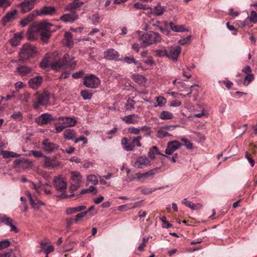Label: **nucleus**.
<instances>
[{
  "instance_id": "obj_39",
  "label": "nucleus",
  "mask_w": 257,
  "mask_h": 257,
  "mask_svg": "<svg viewBox=\"0 0 257 257\" xmlns=\"http://www.w3.org/2000/svg\"><path fill=\"white\" fill-rule=\"evenodd\" d=\"M160 117L163 120L170 119L173 118V114L169 111L164 110L161 112Z\"/></svg>"
},
{
  "instance_id": "obj_5",
  "label": "nucleus",
  "mask_w": 257,
  "mask_h": 257,
  "mask_svg": "<svg viewBox=\"0 0 257 257\" xmlns=\"http://www.w3.org/2000/svg\"><path fill=\"white\" fill-rule=\"evenodd\" d=\"M121 144L123 147V148L126 151H133L135 150V146H137L138 147H141L142 146V144L140 141L138 140L135 137L132 139V141L131 144L128 143V140L127 138H123L121 141Z\"/></svg>"
},
{
  "instance_id": "obj_17",
  "label": "nucleus",
  "mask_w": 257,
  "mask_h": 257,
  "mask_svg": "<svg viewBox=\"0 0 257 257\" xmlns=\"http://www.w3.org/2000/svg\"><path fill=\"white\" fill-rule=\"evenodd\" d=\"M36 0H25L20 4L19 7L21 8V12L25 13L29 12L34 8V3Z\"/></svg>"
},
{
  "instance_id": "obj_22",
  "label": "nucleus",
  "mask_w": 257,
  "mask_h": 257,
  "mask_svg": "<svg viewBox=\"0 0 257 257\" xmlns=\"http://www.w3.org/2000/svg\"><path fill=\"white\" fill-rule=\"evenodd\" d=\"M58 119L62 121V123L66 127L73 126L76 123L77 121L74 117L60 116Z\"/></svg>"
},
{
  "instance_id": "obj_46",
  "label": "nucleus",
  "mask_w": 257,
  "mask_h": 257,
  "mask_svg": "<svg viewBox=\"0 0 257 257\" xmlns=\"http://www.w3.org/2000/svg\"><path fill=\"white\" fill-rule=\"evenodd\" d=\"M134 8L138 10H148L150 9L151 11H152V9L151 7L147 6L146 5H143V4L137 3L134 4Z\"/></svg>"
},
{
  "instance_id": "obj_56",
  "label": "nucleus",
  "mask_w": 257,
  "mask_h": 257,
  "mask_svg": "<svg viewBox=\"0 0 257 257\" xmlns=\"http://www.w3.org/2000/svg\"><path fill=\"white\" fill-rule=\"evenodd\" d=\"M132 205V203L120 205L118 207L117 210L120 211H126L127 210L131 209V206Z\"/></svg>"
},
{
  "instance_id": "obj_15",
  "label": "nucleus",
  "mask_w": 257,
  "mask_h": 257,
  "mask_svg": "<svg viewBox=\"0 0 257 257\" xmlns=\"http://www.w3.org/2000/svg\"><path fill=\"white\" fill-rule=\"evenodd\" d=\"M56 11V9L54 7L51 6H45L42 7L39 10H35V13L37 16H46V15H52Z\"/></svg>"
},
{
  "instance_id": "obj_3",
  "label": "nucleus",
  "mask_w": 257,
  "mask_h": 257,
  "mask_svg": "<svg viewBox=\"0 0 257 257\" xmlns=\"http://www.w3.org/2000/svg\"><path fill=\"white\" fill-rule=\"evenodd\" d=\"M69 56L65 54L64 56L59 60H55L50 64L52 69L59 71L61 68L66 67L74 69L76 65L75 62L69 63Z\"/></svg>"
},
{
  "instance_id": "obj_44",
  "label": "nucleus",
  "mask_w": 257,
  "mask_h": 257,
  "mask_svg": "<svg viewBox=\"0 0 257 257\" xmlns=\"http://www.w3.org/2000/svg\"><path fill=\"white\" fill-rule=\"evenodd\" d=\"M11 218L7 216L4 214H0V223H3L6 225H10Z\"/></svg>"
},
{
  "instance_id": "obj_49",
  "label": "nucleus",
  "mask_w": 257,
  "mask_h": 257,
  "mask_svg": "<svg viewBox=\"0 0 257 257\" xmlns=\"http://www.w3.org/2000/svg\"><path fill=\"white\" fill-rule=\"evenodd\" d=\"M254 76L253 74H247L244 79L243 84L244 85H248L250 82L254 80Z\"/></svg>"
},
{
  "instance_id": "obj_23",
  "label": "nucleus",
  "mask_w": 257,
  "mask_h": 257,
  "mask_svg": "<svg viewBox=\"0 0 257 257\" xmlns=\"http://www.w3.org/2000/svg\"><path fill=\"white\" fill-rule=\"evenodd\" d=\"M72 2L68 4L65 7V10L68 11H75V10L81 7L84 4V2H78L76 0H72Z\"/></svg>"
},
{
  "instance_id": "obj_57",
  "label": "nucleus",
  "mask_w": 257,
  "mask_h": 257,
  "mask_svg": "<svg viewBox=\"0 0 257 257\" xmlns=\"http://www.w3.org/2000/svg\"><path fill=\"white\" fill-rule=\"evenodd\" d=\"M124 61L128 64L134 63L135 65L138 64V61L136 60L133 57H125L124 58Z\"/></svg>"
},
{
  "instance_id": "obj_35",
  "label": "nucleus",
  "mask_w": 257,
  "mask_h": 257,
  "mask_svg": "<svg viewBox=\"0 0 257 257\" xmlns=\"http://www.w3.org/2000/svg\"><path fill=\"white\" fill-rule=\"evenodd\" d=\"M160 168H156L155 169L151 170L147 172H145L144 173H143V180H141V182H144L147 179H148L149 177H153V176L156 173V171L158 169H159Z\"/></svg>"
},
{
  "instance_id": "obj_34",
  "label": "nucleus",
  "mask_w": 257,
  "mask_h": 257,
  "mask_svg": "<svg viewBox=\"0 0 257 257\" xmlns=\"http://www.w3.org/2000/svg\"><path fill=\"white\" fill-rule=\"evenodd\" d=\"M64 38L66 40V45L68 47H71L73 45L72 35L70 32H67L65 33Z\"/></svg>"
},
{
  "instance_id": "obj_4",
  "label": "nucleus",
  "mask_w": 257,
  "mask_h": 257,
  "mask_svg": "<svg viewBox=\"0 0 257 257\" xmlns=\"http://www.w3.org/2000/svg\"><path fill=\"white\" fill-rule=\"evenodd\" d=\"M53 185L56 189L62 193L56 196L60 199L67 198V195L65 193L67 188V183L61 176L55 177L53 179Z\"/></svg>"
},
{
  "instance_id": "obj_48",
  "label": "nucleus",
  "mask_w": 257,
  "mask_h": 257,
  "mask_svg": "<svg viewBox=\"0 0 257 257\" xmlns=\"http://www.w3.org/2000/svg\"><path fill=\"white\" fill-rule=\"evenodd\" d=\"M81 95L84 100L90 99L92 94L88 90H82L81 92Z\"/></svg>"
},
{
  "instance_id": "obj_64",
  "label": "nucleus",
  "mask_w": 257,
  "mask_h": 257,
  "mask_svg": "<svg viewBox=\"0 0 257 257\" xmlns=\"http://www.w3.org/2000/svg\"><path fill=\"white\" fill-rule=\"evenodd\" d=\"M13 250V249H10L4 253H0V257H11Z\"/></svg>"
},
{
  "instance_id": "obj_18",
  "label": "nucleus",
  "mask_w": 257,
  "mask_h": 257,
  "mask_svg": "<svg viewBox=\"0 0 257 257\" xmlns=\"http://www.w3.org/2000/svg\"><path fill=\"white\" fill-rule=\"evenodd\" d=\"M68 14L62 15L60 17V20L65 23H73L78 19V15L75 11H71Z\"/></svg>"
},
{
  "instance_id": "obj_33",
  "label": "nucleus",
  "mask_w": 257,
  "mask_h": 257,
  "mask_svg": "<svg viewBox=\"0 0 257 257\" xmlns=\"http://www.w3.org/2000/svg\"><path fill=\"white\" fill-rule=\"evenodd\" d=\"M71 179L75 184H79L82 180V176L78 172H72Z\"/></svg>"
},
{
  "instance_id": "obj_2",
  "label": "nucleus",
  "mask_w": 257,
  "mask_h": 257,
  "mask_svg": "<svg viewBox=\"0 0 257 257\" xmlns=\"http://www.w3.org/2000/svg\"><path fill=\"white\" fill-rule=\"evenodd\" d=\"M53 25L46 21H43L38 24V32L41 36L42 41L47 43L50 38L51 34L56 31V29H52Z\"/></svg>"
},
{
  "instance_id": "obj_8",
  "label": "nucleus",
  "mask_w": 257,
  "mask_h": 257,
  "mask_svg": "<svg viewBox=\"0 0 257 257\" xmlns=\"http://www.w3.org/2000/svg\"><path fill=\"white\" fill-rule=\"evenodd\" d=\"M31 163L27 159L23 158L17 159L14 162L13 167L17 172H21L29 168Z\"/></svg>"
},
{
  "instance_id": "obj_14",
  "label": "nucleus",
  "mask_w": 257,
  "mask_h": 257,
  "mask_svg": "<svg viewBox=\"0 0 257 257\" xmlns=\"http://www.w3.org/2000/svg\"><path fill=\"white\" fill-rule=\"evenodd\" d=\"M182 146V144L177 141H172L168 143L165 153L168 155H172L175 151L179 149Z\"/></svg>"
},
{
  "instance_id": "obj_32",
  "label": "nucleus",
  "mask_w": 257,
  "mask_h": 257,
  "mask_svg": "<svg viewBox=\"0 0 257 257\" xmlns=\"http://www.w3.org/2000/svg\"><path fill=\"white\" fill-rule=\"evenodd\" d=\"M17 70L21 76H25L30 73L32 71V69L26 66H21L17 67Z\"/></svg>"
},
{
  "instance_id": "obj_55",
  "label": "nucleus",
  "mask_w": 257,
  "mask_h": 257,
  "mask_svg": "<svg viewBox=\"0 0 257 257\" xmlns=\"http://www.w3.org/2000/svg\"><path fill=\"white\" fill-rule=\"evenodd\" d=\"M10 242L8 239H4L0 241V250L10 246Z\"/></svg>"
},
{
  "instance_id": "obj_53",
  "label": "nucleus",
  "mask_w": 257,
  "mask_h": 257,
  "mask_svg": "<svg viewBox=\"0 0 257 257\" xmlns=\"http://www.w3.org/2000/svg\"><path fill=\"white\" fill-rule=\"evenodd\" d=\"M156 101L158 103L157 105H155V107L162 106L165 104L166 103V99L162 96H159L157 97Z\"/></svg>"
},
{
  "instance_id": "obj_42",
  "label": "nucleus",
  "mask_w": 257,
  "mask_h": 257,
  "mask_svg": "<svg viewBox=\"0 0 257 257\" xmlns=\"http://www.w3.org/2000/svg\"><path fill=\"white\" fill-rule=\"evenodd\" d=\"M97 190L96 188L93 186H90L87 189H84L81 190L80 194H84L87 193H93L94 194H96Z\"/></svg>"
},
{
  "instance_id": "obj_16",
  "label": "nucleus",
  "mask_w": 257,
  "mask_h": 257,
  "mask_svg": "<svg viewBox=\"0 0 257 257\" xmlns=\"http://www.w3.org/2000/svg\"><path fill=\"white\" fill-rule=\"evenodd\" d=\"M119 56L118 52L113 49H107L104 52V58L107 60L118 61Z\"/></svg>"
},
{
  "instance_id": "obj_63",
  "label": "nucleus",
  "mask_w": 257,
  "mask_h": 257,
  "mask_svg": "<svg viewBox=\"0 0 257 257\" xmlns=\"http://www.w3.org/2000/svg\"><path fill=\"white\" fill-rule=\"evenodd\" d=\"M191 38V36H188L186 38L179 40L178 43L181 45H184L190 40Z\"/></svg>"
},
{
  "instance_id": "obj_37",
  "label": "nucleus",
  "mask_w": 257,
  "mask_h": 257,
  "mask_svg": "<svg viewBox=\"0 0 257 257\" xmlns=\"http://www.w3.org/2000/svg\"><path fill=\"white\" fill-rule=\"evenodd\" d=\"M1 154L3 155L4 158H9L11 157H18L19 155L11 151L3 150L1 151Z\"/></svg>"
},
{
  "instance_id": "obj_12",
  "label": "nucleus",
  "mask_w": 257,
  "mask_h": 257,
  "mask_svg": "<svg viewBox=\"0 0 257 257\" xmlns=\"http://www.w3.org/2000/svg\"><path fill=\"white\" fill-rule=\"evenodd\" d=\"M181 51L180 46L174 45L167 50V57L174 61H176Z\"/></svg>"
},
{
  "instance_id": "obj_7",
  "label": "nucleus",
  "mask_w": 257,
  "mask_h": 257,
  "mask_svg": "<svg viewBox=\"0 0 257 257\" xmlns=\"http://www.w3.org/2000/svg\"><path fill=\"white\" fill-rule=\"evenodd\" d=\"M37 101L34 102V107L35 109H38L40 105H46L49 100V93L46 91L42 93H36Z\"/></svg>"
},
{
  "instance_id": "obj_9",
  "label": "nucleus",
  "mask_w": 257,
  "mask_h": 257,
  "mask_svg": "<svg viewBox=\"0 0 257 257\" xmlns=\"http://www.w3.org/2000/svg\"><path fill=\"white\" fill-rule=\"evenodd\" d=\"M100 84L99 78L93 74H90L89 76H86L83 79V84L87 87L96 88Z\"/></svg>"
},
{
  "instance_id": "obj_62",
  "label": "nucleus",
  "mask_w": 257,
  "mask_h": 257,
  "mask_svg": "<svg viewBox=\"0 0 257 257\" xmlns=\"http://www.w3.org/2000/svg\"><path fill=\"white\" fill-rule=\"evenodd\" d=\"M140 189L141 193L145 195L151 194L154 191L152 189L149 188H141Z\"/></svg>"
},
{
  "instance_id": "obj_11",
  "label": "nucleus",
  "mask_w": 257,
  "mask_h": 257,
  "mask_svg": "<svg viewBox=\"0 0 257 257\" xmlns=\"http://www.w3.org/2000/svg\"><path fill=\"white\" fill-rule=\"evenodd\" d=\"M42 149L48 153L55 152L58 150L59 146L51 142L48 139H45L42 142Z\"/></svg>"
},
{
  "instance_id": "obj_61",
  "label": "nucleus",
  "mask_w": 257,
  "mask_h": 257,
  "mask_svg": "<svg viewBox=\"0 0 257 257\" xmlns=\"http://www.w3.org/2000/svg\"><path fill=\"white\" fill-rule=\"evenodd\" d=\"M91 19L93 25H96L99 22V17L98 14L93 15Z\"/></svg>"
},
{
  "instance_id": "obj_45",
  "label": "nucleus",
  "mask_w": 257,
  "mask_h": 257,
  "mask_svg": "<svg viewBox=\"0 0 257 257\" xmlns=\"http://www.w3.org/2000/svg\"><path fill=\"white\" fill-rule=\"evenodd\" d=\"M135 104L136 102L134 100L131 99V98H129L125 103V107L126 109L132 110V109H134Z\"/></svg>"
},
{
  "instance_id": "obj_25",
  "label": "nucleus",
  "mask_w": 257,
  "mask_h": 257,
  "mask_svg": "<svg viewBox=\"0 0 257 257\" xmlns=\"http://www.w3.org/2000/svg\"><path fill=\"white\" fill-rule=\"evenodd\" d=\"M17 13L16 10H14L11 12H9L3 18L2 21L3 24H6L11 21H13L16 18V16Z\"/></svg>"
},
{
  "instance_id": "obj_6",
  "label": "nucleus",
  "mask_w": 257,
  "mask_h": 257,
  "mask_svg": "<svg viewBox=\"0 0 257 257\" xmlns=\"http://www.w3.org/2000/svg\"><path fill=\"white\" fill-rule=\"evenodd\" d=\"M36 53L34 46L29 44H24L21 49L20 53V57L24 59H26L32 57Z\"/></svg>"
},
{
  "instance_id": "obj_43",
  "label": "nucleus",
  "mask_w": 257,
  "mask_h": 257,
  "mask_svg": "<svg viewBox=\"0 0 257 257\" xmlns=\"http://www.w3.org/2000/svg\"><path fill=\"white\" fill-rule=\"evenodd\" d=\"M160 24V22L159 21L155 20H151L148 23L147 25V28L149 29L152 30L153 29V27H155V28H157L158 27H159Z\"/></svg>"
},
{
  "instance_id": "obj_19",
  "label": "nucleus",
  "mask_w": 257,
  "mask_h": 257,
  "mask_svg": "<svg viewBox=\"0 0 257 257\" xmlns=\"http://www.w3.org/2000/svg\"><path fill=\"white\" fill-rule=\"evenodd\" d=\"M150 165V161L145 156L138 157L134 164V166L138 168H143Z\"/></svg>"
},
{
  "instance_id": "obj_26",
  "label": "nucleus",
  "mask_w": 257,
  "mask_h": 257,
  "mask_svg": "<svg viewBox=\"0 0 257 257\" xmlns=\"http://www.w3.org/2000/svg\"><path fill=\"white\" fill-rule=\"evenodd\" d=\"M86 208L85 205H79L74 207H69L66 210V213L70 215L78 212H80Z\"/></svg>"
},
{
  "instance_id": "obj_27",
  "label": "nucleus",
  "mask_w": 257,
  "mask_h": 257,
  "mask_svg": "<svg viewBox=\"0 0 257 257\" xmlns=\"http://www.w3.org/2000/svg\"><path fill=\"white\" fill-rule=\"evenodd\" d=\"M37 16V14L35 13V10H34L30 15H29L25 19L21 21L20 24L23 27L26 26L29 23L32 22L34 18Z\"/></svg>"
},
{
  "instance_id": "obj_51",
  "label": "nucleus",
  "mask_w": 257,
  "mask_h": 257,
  "mask_svg": "<svg viewBox=\"0 0 257 257\" xmlns=\"http://www.w3.org/2000/svg\"><path fill=\"white\" fill-rule=\"evenodd\" d=\"M127 132L131 135H139L140 134L139 127H135L134 126L129 127L127 128Z\"/></svg>"
},
{
  "instance_id": "obj_1",
  "label": "nucleus",
  "mask_w": 257,
  "mask_h": 257,
  "mask_svg": "<svg viewBox=\"0 0 257 257\" xmlns=\"http://www.w3.org/2000/svg\"><path fill=\"white\" fill-rule=\"evenodd\" d=\"M138 38L142 41V46L147 47L150 45L158 43L161 42V37L157 32L150 31L148 33L139 31Z\"/></svg>"
},
{
  "instance_id": "obj_40",
  "label": "nucleus",
  "mask_w": 257,
  "mask_h": 257,
  "mask_svg": "<svg viewBox=\"0 0 257 257\" xmlns=\"http://www.w3.org/2000/svg\"><path fill=\"white\" fill-rule=\"evenodd\" d=\"M140 132H144L143 134L144 137L149 136L152 134V131L151 130V127H149L147 125H144L141 127H139Z\"/></svg>"
},
{
  "instance_id": "obj_41",
  "label": "nucleus",
  "mask_w": 257,
  "mask_h": 257,
  "mask_svg": "<svg viewBox=\"0 0 257 257\" xmlns=\"http://www.w3.org/2000/svg\"><path fill=\"white\" fill-rule=\"evenodd\" d=\"M133 77L134 80L139 84H143L146 82L145 78L142 75L134 74Z\"/></svg>"
},
{
  "instance_id": "obj_10",
  "label": "nucleus",
  "mask_w": 257,
  "mask_h": 257,
  "mask_svg": "<svg viewBox=\"0 0 257 257\" xmlns=\"http://www.w3.org/2000/svg\"><path fill=\"white\" fill-rule=\"evenodd\" d=\"M43 167L48 169H54L60 166V163L57 161L55 157L50 158L48 156H44Z\"/></svg>"
},
{
  "instance_id": "obj_50",
  "label": "nucleus",
  "mask_w": 257,
  "mask_h": 257,
  "mask_svg": "<svg viewBox=\"0 0 257 257\" xmlns=\"http://www.w3.org/2000/svg\"><path fill=\"white\" fill-rule=\"evenodd\" d=\"M11 117L16 121H21L23 119V115L20 111H16L12 115Z\"/></svg>"
},
{
  "instance_id": "obj_59",
  "label": "nucleus",
  "mask_w": 257,
  "mask_h": 257,
  "mask_svg": "<svg viewBox=\"0 0 257 257\" xmlns=\"http://www.w3.org/2000/svg\"><path fill=\"white\" fill-rule=\"evenodd\" d=\"M245 157L246 159H247L251 166L252 167H253L254 165V161L253 159L251 158V155L249 154L247 152H245Z\"/></svg>"
},
{
  "instance_id": "obj_52",
  "label": "nucleus",
  "mask_w": 257,
  "mask_h": 257,
  "mask_svg": "<svg viewBox=\"0 0 257 257\" xmlns=\"http://www.w3.org/2000/svg\"><path fill=\"white\" fill-rule=\"evenodd\" d=\"M250 22L255 24L257 23V13L254 11H251L250 16L248 17Z\"/></svg>"
},
{
  "instance_id": "obj_38",
  "label": "nucleus",
  "mask_w": 257,
  "mask_h": 257,
  "mask_svg": "<svg viewBox=\"0 0 257 257\" xmlns=\"http://www.w3.org/2000/svg\"><path fill=\"white\" fill-rule=\"evenodd\" d=\"M166 8L161 6L160 4H158L154 8V12L156 16H161L166 11Z\"/></svg>"
},
{
  "instance_id": "obj_47",
  "label": "nucleus",
  "mask_w": 257,
  "mask_h": 257,
  "mask_svg": "<svg viewBox=\"0 0 257 257\" xmlns=\"http://www.w3.org/2000/svg\"><path fill=\"white\" fill-rule=\"evenodd\" d=\"M155 53L158 57H167V50L163 48L162 49H158L155 51Z\"/></svg>"
},
{
  "instance_id": "obj_31",
  "label": "nucleus",
  "mask_w": 257,
  "mask_h": 257,
  "mask_svg": "<svg viewBox=\"0 0 257 257\" xmlns=\"http://www.w3.org/2000/svg\"><path fill=\"white\" fill-rule=\"evenodd\" d=\"M37 32H38V24L30 27L27 31L28 38L29 39H34L35 37V34Z\"/></svg>"
},
{
  "instance_id": "obj_13",
  "label": "nucleus",
  "mask_w": 257,
  "mask_h": 257,
  "mask_svg": "<svg viewBox=\"0 0 257 257\" xmlns=\"http://www.w3.org/2000/svg\"><path fill=\"white\" fill-rule=\"evenodd\" d=\"M54 120L55 118L51 114L45 113L36 118L35 122L39 125H43Z\"/></svg>"
},
{
  "instance_id": "obj_24",
  "label": "nucleus",
  "mask_w": 257,
  "mask_h": 257,
  "mask_svg": "<svg viewBox=\"0 0 257 257\" xmlns=\"http://www.w3.org/2000/svg\"><path fill=\"white\" fill-rule=\"evenodd\" d=\"M28 197L30 202L33 208L35 209H38L41 205H44L45 203L38 198L33 199L31 194H29Z\"/></svg>"
},
{
  "instance_id": "obj_28",
  "label": "nucleus",
  "mask_w": 257,
  "mask_h": 257,
  "mask_svg": "<svg viewBox=\"0 0 257 257\" xmlns=\"http://www.w3.org/2000/svg\"><path fill=\"white\" fill-rule=\"evenodd\" d=\"M169 27L170 29L176 32H188V29L185 28L183 25H176L173 22H170Z\"/></svg>"
},
{
  "instance_id": "obj_60",
  "label": "nucleus",
  "mask_w": 257,
  "mask_h": 257,
  "mask_svg": "<svg viewBox=\"0 0 257 257\" xmlns=\"http://www.w3.org/2000/svg\"><path fill=\"white\" fill-rule=\"evenodd\" d=\"M86 214H87V212H84V211L77 214L75 216V218L74 220V221L75 222H77L79 220L80 218L84 217V216H85L86 215Z\"/></svg>"
},
{
  "instance_id": "obj_21",
  "label": "nucleus",
  "mask_w": 257,
  "mask_h": 257,
  "mask_svg": "<svg viewBox=\"0 0 257 257\" xmlns=\"http://www.w3.org/2000/svg\"><path fill=\"white\" fill-rule=\"evenodd\" d=\"M43 78L41 76H37L35 77L30 79L29 80L30 86L33 89H37L42 84Z\"/></svg>"
},
{
  "instance_id": "obj_29",
  "label": "nucleus",
  "mask_w": 257,
  "mask_h": 257,
  "mask_svg": "<svg viewBox=\"0 0 257 257\" xmlns=\"http://www.w3.org/2000/svg\"><path fill=\"white\" fill-rule=\"evenodd\" d=\"M63 136L66 140H73L76 136V133L73 129H66L64 132Z\"/></svg>"
},
{
  "instance_id": "obj_58",
  "label": "nucleus",
  "mask_w": 257,
  "mask_h": 257,
  "mask_svg": "<svg viewBox=\"0 0 257 257\" xmlns=\"http://www.w3.org/2000/svg\"><path fill=\"white\" fill-rule=\"evenodd\" d=\"M30 155H32L36 158H39V157H43L44 158V156H45V155H43V154L42 153V152L41 151H34V150L31 151Z\"/></svg>"
},
{
  "instance_id": "obj_36",
  "label": "nucleus",
  "mask_w": 257,
  "mask_h": 257,
  "mask_svg": "<svg viewBox=\"0 0 257 257\" xmlns=\"http://www.w3.org/2000/svg\"><path fill=\"white\" fill-rule=\"evenodd\" d=\"M167 136L170 137L172 136V135L170 133H169L166 130L163 129L162 127H161L157 132V138L162 139Z\"/></svg>"
},
{
  "instance_id": "obj_54",
  "label": "nucleus",
  "mask_w": 257,
  "mask_h": 257,
  "mask_svg": "<svg viewBox=\"0 0 257 257\" xmlns=\"http://www.w3.org/2000/svg\"><path fill=\"white\" fill-rule=\"evenodd\" d=\"M87 181L92 183L94 185H96L98 183L97 178L94 175H88L87 177Z\"/></svg>"
},
{
  "instance_id": "obj_30",
  "label": "nucleus",
  "mask_w": 257,
  "mask_h": 257,
  "mask_svg": "<svg viewBox=\"0 0 257 257\" xmlns=\"http://www.w3.org/2000/svg\"><path fill=\"white\" fill-rule=\"evenodd\" d=\"M23 37L21 33L15 34L13 38L10 40L11 44L13 46H17Z\"/></svg>"
},
{
  "instance_id": "obj_20",
  "label": "nucleus",
  "mask_w": 257,
  "mask_h": 257,
  "mask_svg": "<svg viewBox=\"0 0 257 257\" xmlns=\"http://www.w3.org/2000/svg\"><path fill=\"white\" fill-rule=\"evenodd\" d=\"M121 119L127 124H134L139 121L140 117L138 114H133L125 115Z\"/></svg>"
}]
</instances>
